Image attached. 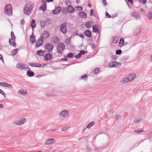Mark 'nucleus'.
I'll use <instances>...</instances> for the list:
<instances>
[{
	"label": "nucleus",
	"mask_w": 152,
	"mask_h": 152,
	"mask_svg": "<svg viewBox=\"0 0 152 152\" xmlns=\"http://www.w3.org/2000/svg\"><path fill=\"white\" fill-rule=\"evenodd\" d=\"M34 7V3L32 1L27 3L24 6V13L27 15H29L31 13Z\"/></svg>",
	"instance_id": "nucleus-1"
},
{
	"label": "nucleus",
	"mask_w": 152,
	"mask_h": 152,
	"mask_svg": "<svg viewBox=\"0 0 152 152\" xmlns=\"http://www.w3.org/2000/svg\"><path fill=\"white\" fill-rule=\"evenodd\" d=\"M11 39H10L9 41V42L10 44V45L14 47V48H16V46L15 42L16 37L12 31L11 32Z\"/></svg>",
	"instance_id": "nucleus-2"
},
{
	"label": "nucleus",
	"mask_w": 152,
	"mask_h": 152,
	"mask_svg": "<svg viewBox=\"0 0 152 152\" xmlns=\"http://www.w3.org/2000/svg\"><path fill=\"white\" fill-rule=\"evenodd\" d=\"M4 13L9 16L12 15V8L11 5L10 4L6 5L4 8Z\"/></svg>",
	"instance_id": "nucleus-3"
},
{
	"label": "nucleus",
	"mask_w": 152,
	"mask_h": 152,
	"mask_svg": "<svg viewBox=\"0 0 152 152\" xmlns=\"http://www.w3.org/2000/svg\"><path fill=\"white\" fill-rule=\"evenodd\" d=\"M69 115V111L65 109L61 111L58 114L59 116L62 118H65L68 116Z\"/></svg>",
	"instance_id": "nucleus-4"
},
{
	"label": "nucleus",
	"mask_w": 152,
	"mask_h": 152,
	"mask_svg": "<svg viewBox=\"0 0 152 152\" xmlns=\"http://www.w3.org/2000/svg\"><path fill=\"white\" fill-rule=\"evenodd\" d=\"M57 50L59 54L61 53L65 48V45L63 43H59L57 46Z\"/></svg>",
	"instance_id": "nucleus-5"
},
{
	"label": "nucleus",
	"mask_w": 152,
	"mask_h": 152,
	"mask_svg": "<svg viewBox=\"0 0 152 152\" xmlns=\"http://www.w3.org/2000/svg\"><path fill=\"white\" fill-rule=\"evenodd\" d=\"M45 48L47 52L51 53L53 48V45L50 43H48L45 44Z\"/></svg>",
	"instance_id": "nucleus-6"
},
{
	"label": "nucleus",
	"mask_w": 152,
	"mask_h": 152,
	"mask_svg": "<svg viewBox=\"0 0 152 152\" xmlns=\"http://www.w3.org/2000/svg\"><path fill=\"white\" fill-rule=\"evenodd\" d=\"M121 66V64L120 63L116 61H113L110 62L109 64V66L110 67L119 68Z\"/></svg>",
	"instance_id": "nucleus-7"
},
{
	"label": "nucleus",
	"mask_w": 152,
	"mask_h": 152,
	"mask_svg": "<svg viewBox=\"0 0 152 152\" xmlns=\"http://www.w3.org/2000/svg\"><path fill=\"white\" fill-rule=\"evenodd\" d=\"M26 121V119L24 118H20L18 120L15 121L13 122V123L17 125H21L23 124Z\"/></svg>",
	"instance_id": "nucleus-8"
},
{
	"label": "nucleus",
	"mask_w": 152,
	"mask_h": 152,
	"mask_svg": "<svg viewBox=\"0 0 152 152\" xmlns=\"http://www.w3.org/2000/svg\"><path fill=\"white\" fill-rule=\"evenodd\" d=\"M44 38L42 36H41L36 42V47H39L43 44Z\"/></svg>",
	"instance_id": "nucleus-9"
},
{
	"label": "nucleus",
	"mask_w": 152,
	"mask_h": 152,
	"mask_svg": "<svg viewBox=\"0 0 152 152\" xmlns=\"http://www.w3.org/2000/svg\"><path fill=\"white\" fill-rule=\"evenodd\" d=\"M66 23H63L60 26V30L64 34H65L67 31L66 30Z\"/></svg>",
	"instance_id": "nucleus-10"
},
{
	"label": "nucleus",
	"mask_w": 152,
	"mask_h": 152,
	"mask_svg": "<svg viewBox=\"0 0 152 152\" xmlns=\"http://www.w3.org/2000/svg\"><path fill=\"white\" fill-rule=\"evenodd\" d=\"M53 58L52 55L50 53L46 54L44 57V59L45 61L51 60Z\"/></svg>",
	"instance_id": "nucleus-11"
},
{
	"label": "nucleus",
	"mask_w": 152,
	"mask_h": 152,
	"mask_svg": "<svg viewBox=\"0 0 152 152\" xmlns=\"http://www.w3.org/2000/svg\"><path fill=\"white\" fill-rule=\"evenodd\" d=\"M55 141V139L53 138H49L45 140V145H48L51 144Z\"/></svg>",
	"instance_id": "nucleus-12"
},
{
	"label": "nucleus",
	"mask_w": 152,
	"mask_h": 152,
	"mask_svg": "<svg viewBox=\"0 0 152 152\" xmlns=\"http://www.w3.org/2000/svg\"><path fill=\"white\" fill-rule=\"evenodd\" d=\"M136 77V75L134 74H133L129 75L126 78L128 79L129 82L133 80Z\"/></svg>",
	"instance_id": "nucleus-13"
},
{
	"label": "nucleus",
	"mask_w": 152,
	"mask_h": 152,
	"mask_svg": "<svg viewBox=\"0 0 152 152\" xmlns=\"http://www.w3.org/2000/svg\"><path fill=\"white\" fill-rule=\"evenodd\" d=\"M131 15L136 18H140L141 16L137 12H134L131 13Z\"/></svg>",
	"instance_id": "nucleus-14"
},
{
	"label": "nucleus",
	"mask_w": 152,
	"mask_h": 152,
	"mask_svg": "<svg viewBox=\"0 0 152 152\" xmlns=\"http://www.w3.org/2000/svg\"><path fill=\"white\" fill-rule=\"evenodd\" d=\"M78 15L80 18H86L87 17V15L84 12L80 11L78 12Z\"/></svg>",
	"instance_id": "nucleus-15"
},
{
	"label": "nucleus",
	"mask_w": 152,
	"mask_h": 152,
	"mask_svg": "<svg viewBox=\"0 0 152 152\" xmlns=\"http://www.w3.org/2000/svg\"><path fill=\"white\" fill-rule=\"evenodd\" d=\"M42 36L43 37L44 39H46L48 38L49 36V32L46 31H44L42 33Z\"/></svg>",
	"instance_id": "nucleus-16"
},
{
	"label": "nucleus",
	"mask_w": 152,
	"mask_h": 152,
	"mask_svg": "<svg viewBox=\"0 0 152 152\" xmlns=\"http://www.w3.org/2000/svg\"><path fill=\"white\" fill-rule=\"evenodd\" d=\"M61 10V8L60 7H58L53 11V13L54 14H58L60 12Z\"/></svg>",
	"instance_id": "nucleus-17"
},
{
	"label": "nucleus",
	"mask_w": 152,
	"mask_h": 152,
	"mask_svg": "<svg viewBox=\"0 0 152 152\" xmlns=\"http://www.w3.org/2000/svg\"><path fill=\"white\" fill-rule=\"evenodd\" d=\"M93 25V22L91 20L87 21L85 24V26L88 28H90Z\"/></svg>",
	"instance_id": "nucleus-18"
},
{
	"label": "nucleus",
	"mask_w": 152,
	"mask_h": 152,
	"mask_svg": "<svg viewBox=\"0 0 152 152\" xmlns=\"http://www.w3.org/2000/svg\"><path fill=\"white\" fill-rule=\"evenodd\" d=\"M28 65L31 66L35 67H40L42 66L41 65V64H40L38 63H29Z\"/></svg>",
	"instance_id": "nucleus-19"
},
{
	"label": "nucleus",
	"mask_w": 152,
	"mask_h": 152,
	"mask_svg": "<svg viewBox=\"0 0 152 152\" xmlns=\"http://www.w3.org/2000/svg\"><path fill=\"white\" fill-rule=\"evenodd\" d=\"M67 10L69 13L74 12L75 11V10L73 7L70 5H69L67 7Z\"/></svg>",
	"instance_id": "nucleus-20"
},
{
	"label": "nucleus",
	"mask_w": 152,
	"mask_h": 152,
	"mask_svg": "<svg viewBox=\"0 0 152 152\" xmlns=\"http://www.w3.org/2000/svg\"><path fill=\"white\" fill-rule=\"evenodd\" d=\"M30 41L32 44L36 42L35 37V36L33 35V32L30 37Z\"/></svg>",
	"instance_id": "nucleus-21"
},
{
	"label": "nucleus",
	"mask_w": 152,
	"mask_h": 152,
	"mask_svg": "<svg viewBox=\"0 0 152 152\" xmlns=\"http://www.w3.org/2000/svg\"><path fill=\"white\" fill-rule=\"evenodd\" d=\"M85 35L88 37L90 38L92 36L91 32L88 30L84 32Z\"/></svg>",
	"instance_id": "nucleus-22"
},
{
	"label": "nucleus",
	"mask_w": 152,
	"mask_h": 152,
	"mask_svg": "<svg viewBox=\"0 0 152 152\" xmlns=\"http://www.w3.org/2000/svg\"><path fill=\"white\" fill-rule=\"evenodd\" d=\"M93 31L95 33H99V30L97 25H94L92 27Z\"/></svg>",
	"instance_id": "nucleus-23"
},
{
	"label": "nucleus",
	"mask_w": 152,
	"mask_h": 152,
	"mask_svg": "<svg viewBox=\"0 0 152 152\" xmlns=\"http://www.w3.org/2000/svg\"><path fill=\"white\" fill-rule=\"evenodd\" d=\"M18 93L23 95H26L27 94V91L26 90L21 89L18 92Z\"/></svg>",
	"instance_id": "nucleus-24"
},
{
	"label": "nucleus",
	"mask_w": 152,
	"mask_h": 152,
	"mask_svg": "<svg viewBox=\"0 0 152 152\" xmlns=\"http://www.w3.org/2000/svg\"><path fill=\"white\" fill-rule=\"evenodd\" d=\"M16 67L22 70H23L24 67V64L19 63L17 64Z\"/></svg>",
	"instance_id": "nucleus-25"
},
{
	"label": "nucleus",
	"mask_w": 152,
	"mask_h": 152,
	"mask_svg": "<svg viewBox=\"0 0 152 152\" xmlns=\"http://www.w3.org/2000/svg\"><path fill=\"white\" fill-rule=\"evenodd\" d=\"M30 26L31 27L33 30L34 28L36 26L35 20L34 19L32 20L31 22V24L30 25Z\"/></svg>",
	"instance_id": "nucleus-26"
},
{
	"label": "nucleus",
	"mask_w": 152,
	"mask_h": 152,
	"mask_svg": "<svg viewBox=\"0 0 152 152\" xmlns=\"http://www.w3.org/2000/svg\"><path fill=\"white\" fill-rule=\"evenodd\" d=\"M27 74L28 76L29 77H31L34 75V73L30 70H28L27 72Z\"/></svg>",
	"instance_id": "nucleus-27"
},
{
	"label": "nucleus",
	"mask_w": 152,
	"mask_h": 152,
	"mask_svg": "<svg viewBox=\"0 0 152 152\" xmlns=\"http://www.w3.org/2000/svg\"><path fill=\"white\" fill-rule=\"evenodd\" d=\"M40 23L41 28H44L45 27V25H46L45 22L44 20H42L40 21Z\"/></svg>",
	"instance_id": "nucleus-28"
},
{
	"label": "nucleus",
	"mask_w": 152,
	"mask_h": 152,
	"mask_svg": "<svg viewBox=\"0 0 152 152\" xmlns=\"http://www.w3.org/2000/svg\"><path fill=\"white\" fill-rule=\"evenodd\" d=\"M46 5H45L44 4L42 5L40 7L39 9L43 11H45L46 10Z\"/></svg>",
	"instance_id": "nucleus-29"
},
{
	"label": "nucleus",
	"mask_w": 152,
	"mask_h": 152,
	"mask_svg": "<svg viewBox=\"0 0 152 152\" xmlns=\"http://www.w3.org/2000/svg\"><path fill=\"white\" fill-rule=\"evenodd\" d=\"M37 54L39 56H43L44 55V53L42 52V50H37Z\"/></svg>",
	"instance_id": "nucleus-30"
},
{
	"label": "nucleus",
	"mask_w": 152,
	"mask_h": 152,
	"mask_svg": "<svg viewBox=\"0 0 152 152\" xmlns=\"http://www.w3.org/2000/svg\"><path fill=\"white\" fill-rule=\"evenodd\" d=\"M124 44V40L123 38H121L119 42V45L120 46H122Z\"/></svg>",
	"instance_id": "nucleus-31"
},
{
	"label": "nucleus",
	"mask_w": 152,
	"mask_h": 152,
	"mask_svg": "<svg viewBox=\"0 0 152 152\" xmlns=\"http://www.w3.org/2000/svg\"><path fill=\"white\" fill-rule=\"evenodd\" d=\"M94 124V122L92 121L87 126V128L88 129L90 128L91 126H93Z\"/></svg>",
	"instance_id": "nucleus-32"
},
{
	"label": "nucleus",
	"mask_w": 152,
	"mask_h": 152,
	"mask_svg": "<svg viewBox=\"0 0 152 152\" xmlns=\"http://www.w3.org/2000/svg\"><path fill=\"white\" fill-rule=\"evenodd\" d=\"M148 17L149 19H152V11H151L149 12Z\"/></svg>",
	"instance_id": "nucleus-33"
},
{
	"label": "nucleus",
	"mask_w": 152,
	"mask_h": 152,
	"mask_svg": "<svg viewBox=\"0 0 152 152\" xmlns=\"http://www.w3.org/2000/svg\"><path fill=\"white\" fill-rule=\"evenodd\" d=\"M18 50V49H15L13 50L11 53L12 55L15 56L16 55Z\"/></svg>",
	"instance_id": "nucleus-34"
},
{
	"label": "nucleus",
	"mask_w": 152,
	"mask_h": 152,
	"mask_svg": "<svg viewBox=\"0 0 152 152\" xmlns=\"http://www.w3.org/2000/svg\"><path fill=\"white\" fill-rule=\"evenodd\" d=\"M52 40L53 42L55 43H56L59 41L57 37H55L54 38H53L52 39Z\"/></svg>",
	"instance_id": "nucleus-35"
},
{
	"label": "nucleus",
	"mask_w": 152,
	"mask_h": 152,
	"mask_svg": "<svg viewBox=\"0 0 152 152\" xmlns=\"http://www.w3.org/2000/svg\"><path fill=\"white\" fill-rule=\"evenodd\" d=\"M142 121L141 118H138L136 119L134 121V122L136 123H140Z\"/></svg>",
	"instance_id": "nucleus-36"
},
{
	"label": "nucleus",
	"mask_w": 152,
	"mask_h": 152,
	"mask_svg": "<svg viewBox=\"0 0 152 152\" xmlns=\"http://www.w3.org/2000/svg\"><path fill=\"white\" fill-rule=\"evenodd\" d=\"M44 21L45 22L46 25H49L50 23V20L49 18H47Z\"/></svg>",
	"instance_id": "nucleus-37"
},
{
	"label": "nucleus",
	"mask_w": 152,
	"mask_h": 152,
	"mask_svg": "<svg viewBox=\"0 0 152 152\" xmlns=\"http://www.w3.org/2000/svg\"><path fill=\"white\" fill-rule=\"evenodd\" d=\"M99 68H96L94 69L93 72V73L96 74L99 72Z\"/></svg>",
	"instance_id": "nucleus-38"
},
{
	"label": "nucleus",
	"mask_w": 152,
	"mask_h": 152,
	"mask_svg": "<svg viewBox=\"0 0 152 152\" xmlns=\"http://www.w3.org/2000/svg\"><path fill=\"white\" fill-rule=\"evenodd\" d=\"M73 54L72 53H69L66 56V57L68 58H71L73 56Z\"/></svg>",
	"instance_id": "nucleus-39"
},
{
	"label": "nucleus",
	"mask_w": 152,
	"mask_h": 152,
	"mask_svg": "<svg viewBox=\"0 0 152 152\" xmlns=\"http://www.w3.org/2000/svg\"><path fill=\"white\" fill-rule=\"evenodd\" d=\"M69 128L68 126H64L62 129L61 130L63 131H66L68 130Z\"/></svg>",
	"instance_id": "nucleus-40"
},
{
	"label": "nucleus",
	"mask_w": 152,
	"mask_h": 152,
	"mask_svg": "<svg viewBox=\"0 0 152 152\" xmlns=\"http://www.w3.org/2000/svg\"><path fill=\"white\" fill-rule=\"evenodd\" d=\"M118 38L116 37H113V43L116 44L118 43Z\"/></svg>",
	"instance_id": "nucleus-41"
},
{
	"label": "nucleus",
	"mask_w": 152,
	"mask_h": 152,
	"mask_svg": "<svg viewBox=\"0 0 152 152\" xmlns=\"http://www.w3.org/2000/svg\"><path fill=\"white\" fill-rule=\"evenodd\" d=\"M77 9V11H81L83 10V7L81 6L76 7H75Z\"/></svg>",
	"instance_id": "nucleus-42"
},
{
	"label": "nucleus",
	"mask_w": 152,
	"mask_h": 152,
	"mask_svg": "<svg viewBox=\"0 0 152 152\" xmlns=\"http://www.w3.org/2000/svg\"><path fill=\"white\" fill-rule=\"evenodd\" d=\"M79 53L80 54V56H81L82 55H85L86 53V51L83 50H82L80 51Z\"/></svg>",
	"instance_id": "nucleus-43"
},
{
	"label": "nucleus",
	"mask_w": 152,
	"mask_h": 152,
	"mask_svg": "<svg viewBox=\"0 0 152 152\" xmlns=\"http://www.w3.org/2000/svg\"><path fill=\"white\" fill-rule=\"evenodd\" d=\"M121 82L122 83H125L126 82H128V81L127 78H125L124 79H123L121 81Z\"/></svg>",
	"instance_id": "nucleus-44"
},
{
	"label": "nucleus",
	"mask_w": 152,
	"mask_h": 152,
	"mask_svg": "<svg viewBox=\"0 0 152 152\" xmlns=\"http://www.w3.org/2000/svg\"><path fill=\"white\" fill-rule=\"evenodd\" d=\"M0 94L2 95L4 97H6V95L4 92L1 89H0Z\"/></svg>",
	"instance_id": "nucleus-45"
},
{
	"label": "nucleus",
	"mask_w": 152,
	"mask_h": 152,
	"mask_svg": "<svg viewBox=\"0 0 152 152\" xmlns=\"http://www.w3.org/2000/svg\"><path fill=\"white\" fill-rule=\"evenodd\" d=\"M134 132L137 133H140L143 132L142 130H140V129H137L136 130H135Z\"/></svg>",
	"instance_id": "nucleus-46"
},
{
	"label": "nucleus",
	"mask_w": 152,
	"mask_h": 152,
	"mask_svg": "<svg viewBox=\"0 0 152 152\" xmlns=\"http://www.w3.org/2000/svg\"><path fill=\"white\" fill-rule=\"evenodd\" d=\"M122 52V50H117L116 51V53L117 55H119Z\"/></svg>",
	"instance_id": "nucleus-47"
},
{
	"label": "nucleus",
	"mask_w": 152,
	"mask_h": 152,
	"mask_svg": "<svg viewBox=\"0 0 152 152\" xmlns=\"http://www.w3.org/2000/svg\"><path fill=\"white\" fill-rule=\"evenodd\" d=\"M45 95L48 97H51L54 96L52 93H46L45 94Z\"/></svg>",
	"instance_id": "nucleus-48"
},
{
	"label": "nucleus",
	"mask_w": 152,
	"mask_h": 152,
	"mask_svg": "<svg viewBox=\"0 0 152 152\" xmlns=\"http://www.w3.org/2000/svg\"><path fill=\"white\" fill-rule=\"evenodd\" d=\"M7 83L6 82L1 83H0V86L6 87Z\"/></svg>",
	"instance_id": "nucleus-49"
},
{
	"label": "nucleus",
	"mask_w": 152,
	"mask_h": 152,
	"mask_svg": "<svg viewBox=\"0 0 152 152\" xmlns=\"http://www.w3.org/2000/svg\"><path fill=\"white\" fill-rule=\"evenodd\" d=\"M139 2L143 4H145L147 2V0H139Z\"/></svg>",
	"instance_id": "nucleus-50"
},
{
	"label": "nucleus",
	"mask_w": 152,
	"mask_h": 152,
	"mask_svg": "<svg viewBox=\"0 0 152 152\" xmlns=\"http://www.w3.org/2000/svg\"><path fill=\"white\" fill-rule=\"evenodd\" d=\"M87 77V75L86 74H85L81 77V78L82 79H85Z\"/></svg>",
	"instance_id": "nucleus-51"
},
{
	"label": "nucleus",
	"mask_w": 152,
	"mask_h": 152,
	"mask_svg": "<svg viewBox=\"0 0 152 152\" xmlns=\"http://www.w3.org/2000/svg\"><path fill=\"white\" fill-rule=\"evenodd\" d=\"M6 87L8 88H12V86L10 84L7 83Z\"/></svg>",
	"instance_id": "nucleus-52"
},
{
	"label": "nucleus",
	"mask_w": 152,
	"mask_h": 152,
	"mask_svg": "<svg viewBox=\"0 0 152 152\" xmlns=\"http://www.w3.org/2000/svg\"><path fill=\"white\" fill-rule=\"evenodd\" d=\"M93 9H91L90 10V16L92 15L93 14Z\"/></svg>",
	"instance_id": "nucleus-53"
},
{
	"label": "nucleus",
	"mask_w": 152,
	"mask_h": 152,
	"mask_svg": "<svg viewBox=\"0 0 152 152\" xmlns=\"http://www.w3.org/2000/svg\"><path fill=\"white\" fill-rule=\"evenodd\" d=\"M105 14L107 18H111V16L107 12H106Z\"/></svg>",
	"instance_id": "nucleus-54"
},
{
	"label": "nucleus",
	"mask_w": 152,
	"mask_h": 152,
	"mask_svg": "<svg viewBox=\"0 0 152 152\" xmlns=\"http://www.w3.org/2000/svg\"><path fill=\"white\" fill-rule=\"evenodd\" d=\"M47 2H48V0H42V4H44L45 5H46V3Z\"/></svg>",
	"instance_id": "nucleus-55"
},
{
	"label": "nucleus",
	"mask_w": 152,
	"mask_h": 152,
	"mask_svg": "<svg viewBox=\"0 0 152 152\" xmlns=\"http://www.w3.org/2000/svg\"><path fill=\"white\" fill-rule=\"evenodd\" d=\"M24 69H28V70H30V69L29 68V67L28 66V65H24Z\"/></svg>",
	"instance_id": "nucleus-56"
},
{
	"label": "nucleus",
	"mask_w": 152,
	"mask_h": 152,
	"mask_svg": "<svg viewBox=\"0 0 152 152\" xmlns=\"http://www.w3.org/2000/svg\"><path fill=\"white\" fill-rule=\"evenodd\" d=\"M81 56H80V54H79V53L77 55H76L75 57L76 58H80V57Z\"/></svg>",
	"instance_id": "nucleus-57"
},
{
	"label": "nucleus",
	"mask_w": 152,
	"mask_h": 152,
	"mask_svg": "<svg viewBox=\"0 0 152 152\" xmlns=\"http://www.w3.org/2000/svg\"><path fill=\"white\" fill-rule=\"evenodd\" d=\"M120 117V116L119 115L117 114L115 116V118L116 120H118Z\"/></svg>",
	"instance_id": "nucleus-58"
},
{
	"label": "nucleus",
	"mask_w": 152,
	"mask_h": 152,
	"mask_svg": "<svg viewBox=\"0 0 152 152\" xmlns=\"http://www.w3.org/2000/svg\"><path fill=\"white\" fill-rule=\"evenodd\" d=\"M102 2L105 6H106L107 4L106 0H102Z\"/></svg>",
	"instance_id": "nucleus-59"
},
{
	"label": "nucleus",
	"mask_w": 152,
	"mask_h": 152,
	"mask_svg": "<svg viewBox=\"0 0 152 152\" xmlns=\"http://www.w3.org/2000/svg\"><path fill=\"white\" fill-rule=\"evenodd\" d=\"M0 59L2 62H4V60L3 58L2 57V55L0 53Z\"/></svg>",
	"instance_id": "nucleus-60"
},
{
	"label": "nucleus",
	"mask_w": 152,
	"mask_h": 152,
	"mask_svg": "<svg viewBox=\"0 0 152 152\" xmlns=\"http://www.w3.org/2000/svg\"><path fill=\"white\" fill-rule=\"evenodd\" d=\"M70 39H71L70 37L68 39H66L65 41L66 42V43L67 42V43L69 42Z\"/></svg>",
	"instance_id": "nucleus-61"
},
{
	"label": "nucleus",
	"mask_w": 152,
	"mask_h": 152,
	"mask_svg": "<svg viewBox=\"0 0 152 152\" xmlns=\"http://www.w3.org/2000/svg\"><path fill=\"white\" fill-rule=\"evenodd\" d=\"M24 22H25V20H24V19H22L21 20L20 23L21 24L23 25L24 24Z\"/></svg>",
	"instance_id": "nucleus-62"
},
{
	"label": "nucleus",
	"mask_w": 152,
	"mask_h": 152,
	"mask_svg": "<svg viewBox=\"0 0 152 152\" xmlns=\"http://www.w3.org/2000/svg\"><path fill=\"white\" fill-rule=\"evenodd\" d=\"M66 3L67 5L71 4V2L70 1H66Z\"/></svg>",
	"instance_id": "nucleus-63"
},
{
	"label": "nucleus",
	"mask_w": 152,
	"mask_h": 152,
	"mask_svg": "<svg viewBox=\"0 0 152 152\" xmlns=\"http://www.w3.org/2000/svg\"><path fill=\"white\" fill-rule=\"evenodd\" d=\"M151 58L150 59V61L152 62V55H150Z\"/></svg>",
	"instance_id": "nucleus-64"
}]
</instances>
